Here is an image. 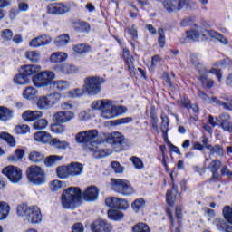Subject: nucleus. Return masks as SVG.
<instances>
[{"label":"nucleus","mask_w":232,"mask_h":232,"mask_svg":"<svg viewBox=\"0 0 232 232\" xmlns=\"http://www.w3.org/2000/svg\"><path fill=\"white\" fill-rule=\"evenodd\" d=\"M190 60L199 73L198 79L202 86L205 88H212V86L215 84V81L208 78V68H206V66L200 63L198 56L197 54H191Z\"/></svg>","instance_id":"nucleus-5"},{"label":"nucleus","mask_w":232,"mask_h":232,"mask_svg":"<svg viewBox=\"0 0 232 232\" xmlns=\"http://www.w3.org/2000/svg\"><path fill=\"white\" fill-rule=\"evenodd\" d=\"M14 117V111L6 107H0V121H10Z\"/></svg>","instance_id":"nucleus-36"},{"label":"nucleus","mask_w":232,"mask_h":232,"mask_svg":"<svg viewBox=\"0 0 232 232\" xmlns=\"http://www.w3.org/2000/svg\"><path fill=\"white\" fill-rule=\"evenodd\" d=\"M187 37L192 41H198V39H200V28L196 27L195 29L188 31Z\"/></svg>","instance_id":"nucleus-43"},{"label":"nucleus","mask_w":232,"mask_h":232,"mask_svg":"<svg viewBox=\"0 0 232 232\" xmlns=\"http://www.w3.org/2000/svg\"><path fill=\"white\" fill-rule=\"evenodd\" d=\"M60 70L63 72V73H75V72H77V67L64 63L60 65Z\"/></svg>","instance_id":"nucleus-47"},{"label":"nucleus","mask_w":232,"mask_h":232,"mask_svg":"<svg viewBox=\"0 0 232 232\" xmlns=\"http://www.w3.org/2000/svg\"><path fill=\"white\" fill-rule=\"evenodd\" d=\"M24 157V150L21 149H17L14 154L9 157V160H13V162H17L19 160H22Z\"/></svg>","instance_id":"nucleus-51"},{"label":"nucleus","mask_w":232,"mask_h":232,"mask_svg":"<svg viewBox=\"0 0 232 232\" xmlns=\"http://www.w3.org/2000/svg\"><path fill=\"white\" fill-rule=\"evenodd\" d=\"M16 213L19 217H25L30 224H41L43 222V214L39 207H28L26 204H21L17 206Z\"/></svg>","instance_id":"nucleus-3"},{"label":"nucleus","mask_w":232,"mask_h":232,"mask_svg":"<svg viewBox=\"0 0 232 232\" xmlns=\"http://www.w3.org/2000/svg\"><path fill=\"white\" fill-rule=\"evenodd\" d=\"M14 133L17 135L30 133V127L28 125H17L14 127Z\"/></svg>","instance_id":"nucleus-48"},{"label":"nucleus","mask_w":232,"mask_h":232,"mask_svg":"<svg viewBox=\"0 0 232 232\" xmlns=\"http://www.w3.org/2000/svg\"><path fill=\"white\" fill-rule=\"evenodd\" d=\"M220 124L219 127L222 128L225 131H228L231 133L232 131V124L229 121H231V116L227 112H223L219 115Z\"/></svg>","instance_id":"nucleus-22"},{"label":"nucleus","mask_w":232,"mask_h":232,"mask_svg":"<svg viewBox=\"0 0 232 232\" xmlns=\"http://www.w3.org/2000/svg\"><path fill=\"white\" fill-rule=\"evenodd\" d=\"M69 167V175H72V177H77V175H81L82 173V169L84 167H82V164L72 162L68 165Z\"/></svg>","instance_id":"nucleus-27"},{"label":"nucleus","mask_w":232,"mask_h":232,"mask_svg":"<svg viewBox=\"0 0 232 232\" xmlns=\"http://www.w3.org/2000/svg\"><path fill=\"white\" fill-rule=\"evenodd\" d=\"M48 126V121L46 119H40L33 124L34 130H46Z\"/></svg>","instance_id":"nucleus-45"},{"label":"nucleus","mask_w":232,"mask_h":232,"mask_svg":"<svg viewBox=\"0 0 232 232\" xmlns=\"http://www.w3.org/2000/svg\"><path fill=\"white\" fill-rule=\"evenodd\" d=\"M34 140L43 144H48V142L52 141V134L46 131H38L34 134Z\"/></svg>","instance_id":"nucleus-26"},{"label":"nucleus","mask_w":232,"mask_h":232,"mask_svg":"<svg viewBox=\"0 0 232 232\" xmlns=\"http://www.w3.org/2000/svg\"><path fill=\"white\" fill-rule=\"evenodd\" d=\"M81 188L70 187L62 194V206L64 209H75L81 206Z\"/></svg>","instance_id":"nucleus-2"},{"label":"nucleus","mask_w":232,"mask_h":232,"mask_svg":"<svg viewBox=\"0 0 232 232\" xmlns=\"http://www.w3.org/2000/svg\"><path fill=\"white\" fill-rule=\"evenodd\" d=\"M1 37L4 41H11L14 37V33L11 29H4L1 31Z\"/></svg>","instance_id":"nucleus-60"},{"label":"nucleus","mask_w":232,"mask_h":232,"mask_svg":"<svg viewBox=\"0 0 232 232\" xmlns=\"http://www.w3.org/2000/svg\"><path fill=\"white\" fill-rule=\"evenodd\" d=\"M99 137V130L92 129L89 130L80 131L76 137V142L80 144H91L89 147L90 151L93 153V157L95 159H102L104 157H108L111 155L112 150L111 149H103L102 141L95 142V139Z\"/></svg>","instance_id":"nucleus-1"},{"label":"nucleus","mask_w":232,"mask_h":232,"mask_svg":"<svg viewBox=\"0 0 232 232\" xmlns=\"http://www.w3.org/2000/svg\"><path fill=\"white\" fill-rule=\"evenodd\" d=\"M53 86H57L58 88H66L70 86V82L65 80H57L53 82Z\"/></svg>","instance_id":"nucleus-64"},{"label":"nucleus","mask_w":232,"mask_h":232,"mask_svg":"<svg viewBox=\"0 0 232 232\" xmlns=\"http://www.w3.org/2000/svg\"><path fill=\"white\" fill-rule=\"evenodd\" d=\"M70 41V36L68 34H62L54 39V44L57 48H63L66 46Z\"/></svg>","instance_id":"nucleus-34"},{"label":"nucleus","mask_w":232,"mask_h":232,"mask_svg":"<svg viewBox=\"0 0 232 232\" xmlns=\"http://www.w3.org/2000/svg\"><path fill=\"white\" fill-rule=\"evenodd\" d=\"M52 41H53L52 36L48 34H43L32 39L29 42V46H31V48H41V46H48V44H50Z\"/></svg>","instance_id":"nucleus-15"},{"label":"nucleus","mask_w":232,"mask_h":232,"mask_svg":"<svg viewBox=\"0 0 232 232\" xmlns=\"http://www.w3.org/2000/svg\"><path fill=\"white\" fill-rule=\"evenodd\" d=\"M145 206H146V201L142 198H137L131 204V208H132L133 211H135V213H139V211H140V209H144Z\"/></svg>","instance_id":"nucleus-38"},{"label":"nucleus","mask_w":232,"mask_h":232,"mask_svg":"<svg viewBox=\"0 0 232 232\" xmlns=\"http://www.w3.org/2000/svg\"><path fill=\"white\" fill-rule=\"evenodd\" d=\"M92 232H111V225L105 219H98L91 225Z\"/></svg>","instance_id":"nucleus-16"},{"label":"nucleus","mask_w":232,"mask_h":232,"mask_svg":"<svg viewBox=\"0 0 232 232\" xmlns=\"http://www.w3.org/2000/svg\"><path fill=\"white\" fill-rule=\"evenodd\" d=\"M55 79V73L52 71H40L33 77V83L36 88H47Z\"/></svg>","instance_id":"nucleus-7"},{"label":"nucleus","mask_w":232,"mask_h":232,"mask_svg":"<svg viewBox=\"0 0 232 232\" xmlns=\"http://www.w3.org/2000/svg\"><path fill=\"white\" fill-rule=\"evenodd\" d=\"M108 217L111 220L119 221L124 218V213L120 210L110 209L108 211Z\"/></svg>","instance_id":"nucleus-37"},{"label":"nucleus","mask_w":232,"mask_h":232,"mask_svg":"<svg viewBox=\"0 0 232 232\" xmlns=\"http://www.w3.org/2000/svg\"><path fill=\"white\" fill-rule=\"evenodd\" d=\"M130 161L136 169H144V163L140 158L133 156L130 158Z\"/></svg>","instance_id":"nucleus-55"},{"label":"nucleus","mask_w":232,"mask_h":232,"mask_svg":"<svg viewBox=\"0 0 232 232\" xmlns=\"http://www.w3.org/2000/svg\"><path fill=\"white\" fill-rule=\"evenodd\" d=\"M0 139H3L11 148H15V138L8 132H1Z\"/></svg>","instance_id":"nucleus-39"},{"label":"nucleus","mask_w":232,"mask_h":232,"mask_svg":"<svg viewBox=\"0 0 232 232\" xmlns=\"http://www.w3.org/2000/svg\"><path fill=\"white\" fill-rule=\"evenodd\" d=\"M177 102L179 106H181L182 108H187L188 110L191 108V102L188 96H183L180 100H178Z\"/></svg>","instance_id":"nucleus-57"},{"label":"nucleus","mask_w":232,"mask_h":232,"mask_svg":"<svg viewBox=\"0 0 232 232\" xmlns=\"http://www.w3.org/2000/svg\"><path fill=\"white\" fill-rule=\"evenodd\" d=\"M110 105L109 111H104L103 115L105 116V119H114V117H117L118 115H122V113H126L127 109L123 106H115L110 101Z\"/></svg>","instance_id":"nucleus-19"},{"label":"nucleus","mask_w":232,"mask_h":232,"mask_svg":"<svg viewBox=\"0 0 232 232\" xmlns=\"http://www.w3.org/2000/svg\"><path fill=\"white\" fill-rule=\"evenodd\" d=\"M51 143L56 150H68L70 148L68 141L60 140L59 139H51Z\"/></svg>","instance_id":"nucleus-32"},{"label":"nucleus","mask_w":232,"mask_h":232,"mask_svg":"<svg viewBox=\"0 0 232 232\" xmlns=\"http://www.w3.org/2000/svg\"><path fill=\"white\" fill-rule=\"evenodd\" d=\"M51 131H53V133H64V126L61 125V124H53L51 126Z\"/></svg>","instance_id":"nucleus-63"},{"label":"nucleus","mask_w":232,"mask_h":232,"mask_svg":"<svg viewBox=\"0 0 232 232\" xmlns=\"http://www.w3.org/2000/svg\"><path fill=\"white\" fill-rule=\"evenodd\" d=\"M106 80L101 76H88L84 79L83 88H101Z\"/></svg>","instance_id":"nucleus-17"},{"label":"nucleus","mask_w":232,"mask_h":232,"mask_svg":"<svg viewBox=\"0 0 232 232\" xmlns=\"http://www.w3.org/2000/svg\"><path fill=\"white\" fill-rule=\"evenodd\" d=\"M10 214V205L8 203L0 201V220H5Z\"/></svg>","instance_id":"nucleus-33"},{"label":"nucleus","mask_w":232,"mask_h":232,"mask_svg":"<svg viewBox=\"0 0 232 232\" xmlns=\"http://www.w3.org/2000/svg\"><path fill=\"white\" fill-rule=\"evenodd\" d=\"M61 157L60 156H49L44 160V164L45 166H47L48 168L52 167V166H55L56 162H59V160H61Z\"/></svg>","instance_id":"nucleus-46"},{"label":"nucleus","mask_w":232,"mask_h":232,"mask_svg":"<svg viewBox=\"0 0 232 232\" xmlns=\"http://www.w3.org/2000/svg\"><path fill=\"white\" fill-rule=\"evenodd\" d=\"M133 232H150V227L146 223H138L132 228Z\"/></svg>","instance_id":"nucleus-52"},{"label":"nucleus","mask_w":232,"mask_h":232,"mask_svg":"<svg viewBox=\"0 0 232 232\" xmlns=\"http://www.w3.org/2000/svg\"><path fill=\"white\" fill-rule=\"evenodd\" d=\"M214 225L217 227L218 231H224L228 226L227 222H226V220L222 218H216L214 220Z\"/></svg>","instance_id":"nucleus-53"},{"label":"nucleus","mask_w":232,"mask_h":232,"mask_svg":"<svg viewBox=\"0 0 232 232\" xmlns=\"http://www.w3.org/2000/svg\"><path fill=\"white\" fill-rule=\"evenodd\" d=\"M189 1L191 0H165L162 2V5L165 10L171 14L173 12H179V10L188 6V5H189Z\"/></svg>","instance_id":"nucleus-11"},{"label":"nucleus","mask_w":232,"mask_h":232,"mask_svg":"<svg viewBox=\"0 0 232 232\" xmlns=\"http://www.w3.org/2000/svg\"><path fill=\"white\" fill-rule=\"evenodd\" d=\"M221 166H222V162L220 160H214L211 161L210 165L208 166V169H210V171H218Z\"/></svg>","instance_id":"nucleus-62"},{"label":"nucleus","mask_w":232,"mask_h":232,"mask_svg":"<svg viewBox=\"0 0 232 232\" xmlns=\"http://www.w3.org/2000/svg\"><path fill=\"white\" fill-rule=\"evenodd\" d=\"M20 73L16 74L13 81L14 84H17L18 86H24V84L30 83V78H27L21 71H19Z\"/></svg>","instance_id":"nucleus-31"},{"label":"nucleus","mask_w":232,"mask_h":232,"mask_svg":"<svg viewBox=\"0 0 232 232\" xmlns=\"http://www.w3.org/2000/svg\"><path fill=\"white\" fill-rule=\"evenodd\" d=\"M23 97L28 101H34L39 97V91L36 88H26L23 92Z\"/></svg>","instance_id":"nucleus-28"},{"label":"nucleus","mask_w":232,"mask_h":232,"mask_svg":"<svg viewBox=\"0 0 232 232\" xmlns=\"http://www.w3.org/2000/svg\"><path fill=\"white\" fill-rule=\"evenodd\" d=\"M68 60V53L64 52H55L53 53L49 58L50 63L53 64H61V63H65Z\"/></svg>","instance_id":"nucleus-24"},{"label":"nucleus","mask_w":232,"mask_h":232,"mask_svg":"<svg viewBox=\"0 0 232 232\" xmlns=\"http://www.w3.org/2000/svg\"><path fill=\"white\" fill-rule=\"evenodd\" d=\"M74 28L77 32H90V24L86 22L75 24Z\"/></svg>","instance_id":"nucleus-54"},{"label":"nucleus","mask_w":232,"mask_h":232,"mask_svg":"<svg viewBox=\"0 0 232 232\" xmlns=\"http://www.w3.org/2000/svg\"><path fill=\"white\" fill-rule=\"evenodd\" d=\"M29 160H31V162H34L35 164L39 162H43L44 160V154H43L42 152L34 150L29 154Z\"/></svg>","instance_id":"nucleus-35"},{"label":"nucleus","mask_w":232,"mask_h":232,"mask_svg":"<svg viewBox=\"0 0 232 232\" xmlns=\"http://www.w3.org/2000/svg\"><path fill=\"white\" fill-rule=\"evenodd\" d=\"M123 59L128 66L129 72L130 73H135V65L133 63H135V58L130 54V50L123 49Z\"/></svg>","instance_id":"nucleus-25"},{"label":"nucleus","mask_w":232,"mask_h":232,"mask_svg":"<svg viewBox=\"0 0 232 232\" xmlns=\"http://www.w3.org/2000/svg\"><path fill=\"white\" fill-rule=\"evenodd\" d=\"M169 126V118L166 114H161V131H168Z\"/></svg>","instance_id":"nucleus-61"},{"label":"nucleus","mask_w":232,"mask_h":232,"mask_svg":"<svg viewBox=\"0 0 232 232\" xmlns=\"http://www.w3.org/2000/svg\"><path fill=\"white\" fill-rule=\"evenodd\" d=\"M70 10V6L63 3H53L47 6V12L51 14V15H64V14H68Z\"/></svg>","instance_id":"nucleus-13"},{"label":"nucleus","mask_w":232,"mask_h":232,"mask_svg":"<svg viewBox=\"0 0 232 232\" xmlns=\"http://www.w3.org/2000/svg\"><path fill=\"white\" fill-rule=\"evenodd\" d=\"M223 216L229 224H232V208L229 206L224 207Z\"/></svg>","instance_id":"nucleus-59"},{"label":"nucleus","mask_w":232,"mask_h":232,"mask_svg":"<svg viewBox=\"0 0 232 232\" xmlns=\"http://www.w3.org/2000/svg\"><path fill=\"white\" fill-rule=\"evenodd\" d=\"M41 117H43L41 111H25L22 114V119L26 122H34V121H37V119H41Z\"/></svg>","instance_id":"nucleus-23"},{"label":"nucleus","mask_w":232,"mask_h":232,"mask_svg":"<svg viewBox=\"0 0 232 232\" xmlns=\"http://www.w3.org/2000/svg\"><path fill=\"white\" fill-rule=\"evenodd\" d=\"M56 173L59 179H68V175H70V169L68 166L58 167Z\"/></svg>","instance_id":"nucleus-42"},{"label":"nucleus","mask_w":232,"mask_h":232,"mask_svg":"<svg viewBox=\"0 0 232 232\" xmlns=\"http://www.w3.org/2000/svg\"><path fill=\"white\" fill-rule=\"evenodd\" d=\"M61 97H63V92H54L42 96L37 102V106L39 110H50V108H53L61 101Z\"/></svg>","instance_id":"nucleus-6"},{"label":"nucleus","mask_w":232,"mask_h":232,"mask_svg":"<svg viewBox=\"0 0 232 232\" xmlns=\"http://www.w3.org/2000/svg\"><path fill=\"white\" fill-rule=\"evenodd\" d=\"M3 175L7 177L12 184H19L23 179V170L15 166H7L2 169Z\"/></svg>","instance_id":"nucleus-10"},{"label":"nucleus","mask_w":232,"mask_h":232,"mask_svg":"<svg viewBox=\"0 0 232 232\" xmlns=\"http://www.w3.org/2000/svg\"><path fill=\"white\" fill-rule=\"evenodd\" d=\"M104 142L111 144L113 148H117V146H122L124 142V136L121 132L108 133L104 135L102 144H104Z\"/></svg>","instance_id":"nucleus-12"},{"label":"nucleus","mask_w":232,"mask_h":232,"mask_svg":"<svg viewBox=\"0 0 232 232\" xmlns=\"http://www.w3.org/2000/svg\"><path fill=\"white\" fill-rule=\"evenodd\" d=\"M73 52L76 53H87V52H90V46L86 44H77L72 47Z\"/></svg>","instance_id":"nucleus-50"},{"label":"nucleus","mask_w":232,"mask_h":232,"mask_svg":"<svg viewBox=\"0 0 232 232\" xmlns=\"http://www.w3.org/2000/svg\"><path fill=\"white\" fill-rule=\"evenodd\" d=\"M158 34H159L158 43H159L160 48H164V46L166 44V33L164 32L163 28H159Z\"/></svg>","instance_id":"nucleus-49"},{"label":"nucleus","mask_w":232,"mask_h":232,"mask_svg":"<svg viewBox=\"0 0 232 232\" xmlns=\"http://www.w3.org/2000/svg\"><path fill=\"white\" fill-rule=\"evenodd\" d=\"M111 108L110 105V100H96L92 102L91 104V110L94 111H101L102 117L103 119H106V116L104 115V111H108Z\"/></svg>","instance_id":"nucleus-14"},{"label":"nucleus","mask_w":232,"mask_h":232,"mask_svg":"<svg viewBox=\"0 0 232 232\" xmlns=\"http://www.w3.org/2000/svg\"><path fill=\"white\" fill-rule=\"evenodd\" d=\"M99 93H101V88H77L63 93V97H68L69 99H77L79 97H82L83 95L93 97Z\"/></svg>","instance_id":"nucleus-9"},{"label":"nucleus","mask_w":232,"mask_h":232,"mask_svg":"<svg viewBox=\"0 0 232 232\" xmlns=\"http://www.w3.org/2000/svg\"><path fill=\"white\" fill-rule=\"evenodd\" d=\"M72 119H75V113H73L72 111H59L53 115V121H55V122L58 124L70 122V121H72Z\"/></svg>","instance_id":"nucleus-18"},{"label":"nucleus","mask_w":232,"mask_h":232,"mask_svg":"<svg viewBox=\"0 0 232 232\" xmlns=\"http://www.w3.org/2000/svg\"><path fill=\"white\" fill-rule=\"evenodd\" d=\"M106 206L117 209L119 207V198H107L105 200Z\"/></svg>","instance_id":"nucleus-56"},{"label":"nucleus","mask_w":232,"mask_h":232,"mask_svg":"<svg viewBox=\"0 0 232 232\" xmlns=\"http://www.w3.org/2000/svg\"><path fill=\"white\" fill-rule=\"evenodd\" d=\"M26 175L28 181L34 186H43V184H46V172L39 166L33 165L28 167Z\"/></svg>","instance_id":"nucleus-4"},{"label":"nucleus","mask_w":232,"mask_h":232,"mask_svg":"<svg viewBox=\"0 0 232 232\" xmlns=\"http://www.w3.org/2000/svg\"><path fill=\"white\" fill-rule=\"evenodd\" d=\"M20 71L23 72V75H25L27 79H30L32 75H37L41 72V65L27 64L22 65Z\"/></svg>","instance_id":"nucleus-20"},{"label":"nucleus","mask_w":232,"mask_h":232,"mask_svg":"<svg viewBox=\"0 0 232 232\" xmlns=\"http://www.w3.org/2000/svg\"><path fill=\"white\" fill-rule=\"evenodd\" d=\"M210 101L214 102V104H217V106H223L224 110L232 111V103H226V102H222L217 97H212Z\"/></svg>","instance_id":"nucleus-41"},{"label":"nucleus","mask_w":232,"mask_h":232,"mask_svg":"<svg viewBox=\"0 0 232 232\" xmlns=\"http://www.w3.org/2000/svg\"><path fill=\"white\" fill-rule=\"evenodd\" d=\"M125 35H129L130 39H132V41L139 39V34L137 33V28L135 27V25H132L131 27H127L125 29Z\"/></svg>","instance_id":"nucleus-44"},{"label":"nucleus","mask_w":232,"mask_h":232,"mask_svg":"<svg viewBox=\"0 0 232 232\" xmlns=\"http://www.w3.org/2000/svg\"><path fill=\"white\" fill-rule=\"evenodd\" d=\"M111 186L115 193L123 195V197L133 195V188L131 187V183L126 179H111Z\"/></svg>","instance_id":"nucleus-8"},{"label":"nucleus","mask_w":232,"mask_h":232,"mask_svg":"<svg viewBox=\"0 0 232 232\" xmlns=\"http://www.w3.org/2000/svg\"><path fill=\"white\" fill-rule=\"evenodd\" d=\"M25 59L33 63H37L41 61V53L39 51H26Z\"/></svg>","instance_id":"nucleus-30"},{"label":"nucleus","mask_w":232,"mask_h":232,"mask_svg":"<svg viewBox=\"0 0 232 232\" xmlns=\"http://www.w3.org/2000/svg\"><path fill=\"white\" fill-rule=\"evenodd\" d=\"M82 197L88 202H93L99 198V189L95 186H91L83 192Z\"/></svg>","instance_id":"nucleus-21"},{"label":"nucleus","mask_w":232,"mask_h":232,"mask_svg":"<svg viewBox=\"0 0 232 232\" xmlns=\"http://www.w3.org/2000/svg\"><path fill=\"white\" fill-rule=\"evenodd\" d=\"M176 197H177L176 189L174 192H171V190H168L166 194L167 204H169V206H171L172 204H174Z\"/></svg>","instance_id":"nucleus-58"},{"label":"nucleus","mask_w":232,"mask_h":232,"mask_svg":"<svg viewBox=\"0 0 232 232\" xmlns=\"http://www.w3.org/2000/svg\"><path fill=\"white\" fill-rule=\"evenodd\" d=\"M210 153L209 155H218V157H224V148L219 144L211 145L208 149Z\"/></svg>","instance_id":"nucleus-40"},{"label":"nucleus","mask_w":232,"mask_h":232,"mask_svg":"<svg viewBox=\"0 0 232 232\" xmlns=\"http://www.w3.org/2000/svg\"><path fill=\"white\" fill-rule=\"evenodd\" d=\"M208 34L209 35V37H212L213 39H217V41L221 43V44H225V45L229 44V41L227 40V38H226L223 34H221L218 32L210 30V31H208Z\"/></svg>","instance_id":"nucleus-29"}]
</instances>
